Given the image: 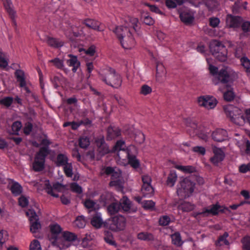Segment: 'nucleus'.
Masks as SVG:
<instances>
[{
    "mask_svg": "<svg viewBox=\"0 0 250 250\" xmlns=\"http://www.w3.org/2000/svg\"><path fill=\"white\" fill-rule=\"evenodd\" d=\"M84 34V28L83 27H72V38L78 37Z\"/></svg>",
    "mask_w": 250,
    "mask_h": 250,
    "instance_id": "obj_46",
    "label": "nucleus"
},
{
    "mask_svg": "<svg viewBox=\"0 0 250 250\" xmlns=\"http://www.w3.org/2000/svg\"><path fill=\"white\" fill-rule=\"evenodd\" d=\"M234 55L236 58L240 59V61L244 56H246L243 53V49L240 47H237L235 49Z\"/></svg>",
    "mask_w": 250,
    "mask_h": 250,
    "instance_id": "obj_63",
    "label": "nucleus"
},
{
    "mask_svg": "<svg viewBox=\"0 0 250 250\" xmlns=\"http://www.w3.org/2000/svg\"><path fill=\"white\" fill-rule=\"evenodd\" d=\"M166 74V69L161 63H158L156 65V79L157 81H161V78L165 77Z\"/></svg>",
    "mask_w": 250,
    "mask_h": 250,
    "instance_id": "obj_35",
    "label": "nucleus"
},
{
    "mask_svg": "<svg viewBox=\"0 0 250 250\" xmlns=\"http://www.w3.org/2000/svg\"><path fill=\"white\" fill-rule=\"evenodd\" d=\"M62 238L63 239L55 237L54 242L60 249H66L69 246L68 243L76 240L77 236L74 233L66 231L63 232Z\"/></svg>",
    "mask_w": 250,
    "mask_h": 250,
    "instance_id": "obj_7",
    "label": "nucleus"
},
{
    "mask_svg": "<svg viewBox=\"0 0 250 250\" xmlns=\"http://www.w3.org/2000/svg\"><path fill=\"white\" fill-rule=\"evenodd\" d=\"M242 21V19L240 16H233L228 14L226 17V23L231 28H238L240 27Z\"/></svg>",
    "mask_w": 250,
    "mask_h": 250,
    "instance_id": "obj_13",
    "label": "nucleus"
},
{
    "mask_svg": "<svg viewBox=\"0 0 250 250\" xmlns=\"http://www.w3.org/2000/svg\"><path fill=\"white\" fill-rule=\"evenodd\" d=\"M68 56L70 57V59L67 61V64L69 66H72V72L76 73L78 69L80 68L81 66V62L78 60L76 56L69 54Z\"/></svg>",
    "mask_w": 250,
    "mask_h": 250,
    "instance_id": "obj_18",
    "label": "nucleus"
},
{
    "mask_svg": "<svg viewBox=\"0 0 250 250\" xmlns=\"http://www.w3.org/2000/svg\"><path fill=\"white\" fill-rule=\"evenodd\" d=\"M62 187V185L59 182L53 184V186L50 184L48 181L45 184V190L47 194L56 198L59 197V195L54 192L53 189L59 190Z\"/></svg>",
    "mask_w": 250,
    "mask_h": 250,
    "instance_id": "obj_16",
    "label": "nucleus"
},
{
    "mask_svg": "<svg viewBox=\"0 0 250 250\" xmlns=\"http://www.w3.org/2000/svg\"><path fill=\"white\" fill-rule=\"evenodd\" d=\"M228 133L226 130L217 128L212 133V138L216 142H221L227 139Z\"/></svg>",
    "mask_w": 250,
    "mask_h": 250,
    "instance_id": "obj_15",
    "label": "nucleus"
},
{
    "mask_svg": "<svg viewBox=\"0 0 250 250\" xmlns=\"http://www.w3.org/2000/svg\"><path fill=\"white\" fill-rule=\"evenodd\" d=\"M217 103L215 98L209 96H200L198 99L199 105L207 109L213 108L216 105Z\"/></svg>",
    "mask_w": 250,
    "mask_h": 250,
    "instance_id": "obj_10",
    "label": "nucleus"
},
{
    "mask_svg": "<svg viewBox=\"0 0 250 250\" xmlns=\"http://www.w3.org/2000/svg\"><path fill=\"white\" fill-rule=\"evenodd\" d=\"M100 79L106 84L115 88L120 87L122 83L121 76L111 67H107L102 71Z\"/></svg>",
    "mask_w": 250,
    "mask_h": 250,
    "instance_id": "obj_2",
    "label": "nucleus"
},
{
    "mask_svg": "<svg viewBox=\"0 0 250 250\" xmlns=\"http://www.w3.org/2000/svg\"><path fill=\"white\" fill-rule=\"evenodd\" d=\"M126 157L128 159V164L133 168H138L140 166L139 161L136 158L134 155L131 154L129 151H127Z\"/></svg>",
    "mask_w": 250,
    "mask_h": 250,
    "instance_id": "obj_33",
    "label": "nucleus"
},
{
    "mask_svg": "<svg viewBox=\"0 0 250 250\" xmlns=\"http://www.w3.org/2000/svg\"><path fill=\"white\" fill-rule=\"evenodd\" d=\"M227 115L229 117L230 120L235 124H239L242 121H244L245 117L242 114L241 110L238 108L229 106L225 109Z\"/></svg>",
    "mask_w": 250,
    "mask_h": 250,
    "instance_id": "obj_8",
    "label": "nucleus"
},
{
    "mask_svg": "<svg viewBox=\"0 0 250 250\" xmlns=\"http://www.w3.org/2000/svg\"><path fill=\"white\" fill-rule=\"evenodd\" d=\"M113 198L111 193L105 192L100 196L99 201L103 205L105 206L112 202Z\"/></svg>",
    "mask_w": 250,
    "mask_h": 250,
    "instance_id": "obj_34",
    "label": "nucleus"
},
{
    "mask_svg": "<svg viewBox=\"0 0 250 250\" xmlns=\"http://www.w3.org/2000/svg\"><path fill=\"white\" fill-rule=\"evenodd\" d=\"M242 248L244 250H250V236L246 235L241 239Z\"/></svg>",
    "mask_w": 250,
    "mask_h": 250,
    "instance_id": "obj_48",
    "label": "nucleus"
},
{
    "mask_svg": "<svg viewBox=\"0 0 250 250\" xmlns=\"http://www.w3.org/2000/svg\"><path fill=\"white\" fill-rule=\"evenodd\" d=\"M3 4L11 20V24L16 29L17 26V23L15 20L16 12L12 8V4L11 0H3Z\"/></svg>",
    "mask_w": 250,
    "mask_h": 250,
    "instance_id": "obj_12",
    "label": "nucleus"
},
{
    "mask_svg": "<svg viewBox=\"0 0 250 250\" xmlns=\"http://www.w3.org/2000/svg\"><path fill=\"white\" fill-rule=\"evenodd\" d=\"M152 92V88L147 84L143 85L140 88V94L143 95H147Z\"/></svg>",
    "mask_w": 250,
    "mask_h": 250,
    "instance_id": "obj_55",
    "label": "nucleus"
},
{
    "mask_svg": "<svg viewBox=\"0 0 250 250\" xmlns=\"http://www.w3.org/2000/svg\"><path fill=\"white\" fill-rule=\"evenodd\" d=\"M62 231V228L58 224H54L50 226V231L54 235L59 234Z\"/></svg>",
    "mask_w": 250,
    "mask_h": 250,
    "instance_id": "obj_56",
    "label": "nucleus"
},
{
    "mask_svg": "<svg viewBox=\"0 0 250 250\" xmlns=\"http://www.w3.org/2000/svg\"><path fill=\"white\" fill-rule=\"evenodd\" d=\"M137 238L139 240L147 242H152L155 240L154 235L147 231H142L138 233L137 234Z\"/></svg>",
    "mask_w": 250,
    "mask_h": 250,
    "instance_id": "obj_27",
    "label": "nucleus"
},
{
    "mask_svg": "<svg viewBox=\"0 0 250 250\" xmlns=\"http://www.w3.org/2000/svg\"><path fill=\"white\" fill-rule=\"evenodd\" d=\"M31 215L30 216V231L32 233L37 232L41 228V224L38 221V217L34 211L30 210Z\"/></svg>",
    "mask_w": 250,
    "mask_h": 250,
    "instance_id": "obj_14",
    "label": "nucleus"
},
{
    "mask_svg": "<svg viewBox=\"0 0 250 250\" xmlns=\"http://www.w3.org/2000/svg\"><path fill=\"white\" fill-rule=\"evenodd\" d=\"M63 171L67 177H72L73 174V167L71 163H68L63 166Z\"/></svg>",
    "mask_w": 250,
    "mask_h": 250,
    "instance_id": "obj_50",
    "label": "nucleus"
},
{
    "mask_svg": "<svg viewBox=\"0 0 250 250\" xmlns=\"http://www.w3.org/2000/svg\"><path fill=\"white\" fill-rule=\"evenodd\" d=\"M46 42L48 45L55 48L61 47L64 44L62 40L50 37H47L46 38Z\"/></svg>",
    "mask_w": 250,
    "mask_h": 250,
    "instance_id": "obj_24",
    "label": "nucleus"
},
{
    "mask_svg": "<svg viewBox=\"0 0 250 250\" xmlns=\"http://www.w3.org/2000/svg\"><path fill=\"white\" fill-rule=\"evenodd\" d=\"M237 73L231 68L224 66L219 69V73L213 79V83L215 85L219 83L227 85L233 82L237 79Z\"/></svg>",
    "mask_w": 250,
    "mask_h": 250,
    "instance_id": "obj_3",
    "label": "nucleus"
},
{
    "mask_svg": "<svg viewBox=\"0 0 250 250\" xmlns=\"http://www.w3.org/2000/svg\"><path fill=\"white\" fill-rule=\"evenodd\" d=\"M124 26H118L113 30L120 41L123 48L130 49L135 45V41L133 37V32H138L140 29L138 19L131 17L126 18Z\"/></svg>",
    "mask_w": 250,
    "mask_h": 250,
    "instance_id": "obj_1",
    "label": "nucleus"
},
{
    "mask_svg": "<svg viewBox=\"0 0 250 250\" xmlns=\"http://www.w3.org/2000/svg\"><path fill=\"white\" fill-rule=\"evenodd\" d=\"M8 239V233L6 230H0V247L2 248L3 245Z\"/></svg>",
    "mask_w": 250,
    "mask_h": 250,
    "instance_id": "obj_47",
    "label": "nucleus"
},
{
    "mask_svg": "<svg viewBox=\"0 0 250 250\" xmlns=\"http://www.w3.org/2000/svg\"><path fill=\"white\" fill-rule=\"evenodd\" d=\"M177 189V195L182 198L190 196L194 190L195 184L188 178L184 179Z\"/></svg>",
    "mask_w": 250,
    "mask_h": 250,
    "instance_id": "obj_6",
    "label": "nucleus"
},
{
    "mask_svg": "<svg viewBox=\"0 0 250 250\" xmlns=\"http://www.w3.org/2000/svg\"><path fill=\"white\" fill-rule=\"evenodd\" d=\"M45 163V161L35 157L34 161L32 164L33 169L36 172L42 171L44 168Z\"/></svg>",
    "mask_w": 250,
    "mask_h": 250,
    "instance_id": "obj_32",
    "label": "nucleus"
},
{
    "mask_svg": "<svg viewBox=\"0 0 250 250\" xmlns=\"http://www.w3.org/2000/svg\"><path fill=\"white\" fill-rule=\"evenodd\" d=\"M96 143L103 155L108 153V148L105 142L104 138L103 136H101V137L97 139Z\"/></svg>",
    "mask_w": 250,
    "mask_h": 250,
    "instance_id": "obj_26",
    "label": "nucleus"
},
{
    "mask_svg": "<svg viewBox=\"0 0 250 250\" xmlns=\"http://www.w3.org/2000/svg\"><path fill=\"white\" fill-rule=\"evenodd\" d=\"M83 25H85L87 27L96 30L101 31L102 29L100 27L99 22L94 20L87 19L82 21Z\"/></svg>",
    "mask_w": 250,
    "mask_h": 250,
    "instance_id": "obj_28",
    "label": "nucleus"
},
{
    "mask_svg": "<svg viewBox=\"0 0 250 250\" xmlns=\"http://www.w3.org/2000/svg\"><path fill=\"white\" fill-rule=\"evenodd\" d=\"M176 168L185 173H192L196 171L195 167L192 166H176Z\"/></svg>",
    "mask_w": 250,
    "mask_h": 250,
    "instance_id": "obj_44",
    "label": "nucleus"
},
{
    "mask_svg": "<svg viewBox=\"0 0 250 250\" xmlns=\"http://www.w3.org/2000/svg\"><path fill=\"white\" fill-rule=\"evenodd\" d=\"M171 238L173 244L177 246H181L182 245L183 242L182 240L180 233L179 232H175L171 234Z\"/></svg>",
    "mask_w": 250,
    "mask_h": 250,
    "instance_id": "obj_41",
    "label": "nucleus"
},
{
    "mask_svg": "<svg viewBox=\"0 0 250 250\" xmlns=\"http://www.w3.org/2000/svg\"><path fill=\"white\" fill-rule=\"evenodd\" d=\"M14 75L17 81L19 83V86L20 87H22L26 85L25 74L23 70L21 69L16 70Z\"/></svg>",
    "mask_w": 250,
    "mask_h": 250,
    "instance_id": "obj_21",
    "label": "nucleus"
},
{
    "mask_svg": "<svg viewBox=\"0 0 250 250\" xmlns=\"http://www.w3.org/2000/svg\"><path fill=\"white\" fill-rule=\"evenodd\" d=\"M229 236V233L227 232H225L222 235H220L218 240L215 243L217 246H221L223 244L225 245H229V242L227 239Z\"/></svg>",
    "mask_w": 250,
    "mask_h": 250,
    "instance_id": "obj_43",
    "label": "nucleus"
},
{
    "mask_svg": "<svg viewBox=\"0 0 250 250\" xmlns=\"http://www.w3.org/2000/svg\"><path fill=\"white\" fill-rule=\"evenodd\" d=\"M209 49L212 55L218 61L225 62L227 59L226 47L220 41L212 40L209 44Z\"/></svg>",
    "mask_w": 250,
    "mask_h": 250,
    "instance_id": "obj_4",
    "label": "nucleus"
},
{
    "mask_svg": "<svg viewBox=\"0 0 250 250\" xmlns=\"http://www.w3.org/2000/svg\"><path fill=\"white\" fill-rule=\"evenodd\" d=\"M74 225L79 228H83L85 225V221L82 216H78L74 221Z\"/></svg>",
    "mask_w": 250,
    "mask_h": 250,
    "instance_id": "obj_54",
    "label": "nucleus"
},
{
    "mask_svg": "<svg viewBox=\"0 0 250 250\" xmlns=\"http://www.w3.org/2000/svg\"><path fill=\"white\" fill-rule=\"evenodd\" d=\"M50 149L47 147H41L39 150L36 153L35 157L40 160L45 161L46 157L50 154Z\"/></svg>",
    "mask_w": 250,
    "mask_h": 250,
    "instance_id": "obj_31",
    "label": "nucleus"
},
{
    "mask_svg": "<svg viewBox=\"0 0 250 250\" xmlns=\"http://www.w3.org/2000/svg\"><path fill=\"white\" fill-rule=\"evenodd\" d=\"M49 62L53 63L57 68L62 69L64 72H66L67 69L66 68H64L63 62L60 59L56 58L54 59L50 60Z\"/></svg>",
    "mask_w": 250,
    "mask_h": 250,
    "instance_id": "obj_45",
    "label": "nucleus"
},
{
    "mask_svg": "<svg viewBox=\"0 0 250 250\" xmlns=\"http://www.w3.org/2000/svg\"><path fill=\"white\" fill-rule=\"evenodd\" d=\"M196 128L194 130L193 136H197L199 138L206 140L208 139V132L207 131L203 130L201 127H199L197 125H194Z\"/></svg>",
    "mask_w": 250,
    "mask_h": 250,
    "instance_id": "obj_30",
    "label": "nucleus"
},
{
    "mask_svg": "<svg viewBox=\"0 0 250 250\" xmlns=\"http://www.w3.org/2000/svg\"><path fill=\"white\" fill-rule=\"evenodd\" d=\"M7 188L10 189L12 194L15 196L21 195L22 192V186L17 182L13 179H9Z\"/></svg>",
    "mask_w": 250,
    "mask_h": 250,
    "instance_id": "obj_11",
    "label": "nucleus"
},
{
    "mask_svg": "<svg viewBox=\"0 0 250 250\" xmlns=\"http://www.w3.org/2000/svg\"><path fill=\"white\" fill-rule=\"evenodd\" d=\"M241 29L244 33L250 32V21H246L243 22L241 24Z\"/></svg>",
    "mask_w": 250,
    "mask_h": 250,
    "instance_id": "obj_64",
    "label": "nucleus"
},
{
    "mask_svg": "<svg viewBox=\"0 0 250 250\" xmlns=\"http://www.w3.org/2000/svg\"><path fill=\"white\" fill-rule=\"evenodd\" d=\"M86 77L89 79L91 76V72L93 70L94 67L92 62H86Z\"/></svg>",
    "mask_w": 250,
    "mask_h": 250,
    "instance_id": "obj_57",
    "label": "nucleus"
},
{
    "mask_svg": "<svg viewBox=\"0 0 250 250\" xmlns=\"http://www.w3.org/2000/svg\"><path fill=\"white\" fill-rule=\"evenodd\" d=\"M177 179V175L175 171H171L168 175L167 184L169 187H172Z\"/></svg>",
    "mask_w": 250,
    "mask_h": 250,
    "instance_id": "obj_40",
    "label": "nucleus"
},
{
    "mask_svg": "<svg viewBox=\"0 0 250 250\" xmlns=\"http://www.w3.org/2000/svg\"><path fill=\"white\" fill-rule=\"evenodd\" d=\"M143 207L145 209H150L154 207L155 203L152 200H145L142 203Z\"/></svg>",
    "mask_w": 250,
    "mask_h": 250,
    "instance_id": "obj_60",
    "label": "nucleus"
},
{
    "mask_svg": "<svg viewBox=\"0 0 250 250\" xmlns=\"http://www.w3.org/2000/svg\"><path fill=\"white\" fill-rule=\"evenodd\" d=\"M241 65L247 74H250V60L246 56H244L240 61Z\"/></svg>",
    "mask_w": 250,
    "mask_h": 250,
    "instance_id": "obj_42",
    "label": "nucleus"
},
{
    "mask_svg": "<svg viewBox=\"0 0 250 250\" xmlns=\"http://www.w3.org/2000/svg\"><path fill=\"white\" fill-rule=\"evenodd\" d=\"M104 233L105 242L109 245L114 246L116 247L117 245L116 242L113 240L112 233L109 230H105Z\"/></svg>",
    "mask_w": 250,
    "mask_h": 250,
    "instance_id": "obj_37",
    "label": "nucleus"
},
{
    "mask_svg": "<svg viewBox=\"0 0 250 250\" xmlns=\"http://www.w3.org/2000/svg\"><path fill=\"white\" fill-rule=\"evenodd\" d=\"M214 156L210 158V162L217 165L222 162L225 157L224 152L220 148H215L213 150Z\"/></svg>",
    "mask_w": 250,
    "mask_h": 250,
    "instance_id": "obj_17",
    "label": "nucleus"
},
{
    "mask_svg": "<svg viewBox=\"0 0 250 250\" xmlns=\"http://www.w3.org/2000/svg\"><path fill=\"white\" fill-rule=\"evenodd\" d=\"M125 142L123 140H119L117 141L115 145L113 146L112 148V152L116 153L118 152L119 151L122 150L125 151L127 153V151H128V149H125Z\"/></svg>",
    "mask_w": 250,
    "mask_h": 250,
    "instance_id": "obj_38",
    "label": "nucleus"
},
{
    "mask_svg": "<svg viewBox=\"0 0 250 250\" xmlns=\"http://www.w3.org/2000/svg\"><path fill=\"white\" fill-rule=\"evenodd\" d=\"M70 187L71 190L74 192L78 194H81L83 192L82 187L76 183H72Z\"/></svg>",
    "mask_w": 250,
    "mask_h": 250,
    "instance_id": "obj_59",
    "label": "nucleus"
},
{
    "mask_svg": "<svg viewBox=\"0 0 250 250\" xmlns=\"http://www.w3.org/2000/svg\"><path fill=\"white\" fill-rule=\"evenodd\" d=\"M121 135V131L118 127L109 126L107 129V140H112Z\"/></svg>",
    "mask_w": 250,
    "mask_h": 250,
    "instance_id": "obj_20",
    "label": "nucleus"
},
{
    "mask_svg": "<svg viewBox=\"0 0 250 250\" xmlns=\"http://www.w3.org/2000/svg\"><path fill=\"white\" fill-rule=\"evenodd\" d=\"M179 17L181 21L186 24L191 23L194 20V17L187 11H184L180 13Z\"/></svg>",
    "mask_w": 250,
    "mask_h": 250,
    "instance_id": "obj_22",
    "label": "nucleus"
},
{
    "mask_svg": "<svg viewBox=\"0 0 250 250\" xmlns=\"http://www.w3.org/2000/svg\"><path fill=\"white\" fill-rule=\"evenodd\" d=\"M173 221L168 216L163 215L160 218L159 223L160 226H166Z\"/></svg>",
    "mask_w": 250,
    "mask_h": 250,
    "instance_id": "obj_49",
    "label": "nucleus"
},
{
    "mask_svg": "<svg viewBox=\"0 0 250 250\" xmlns=\"http://www.w3.org/2000/svg\"><path fill=\"white\" fill-rule=\"evenodd\" d=\"M29 250H42L40 242L37 240H34L30 245Z\"/></svg>",
    "mask_w": 250,
    "mask_h": 250,
    "instance_id": "obj_61",
    "label": "nucleus"
},
{
    "mask_svg": "<svg viewBox=\"0 0 250 250\" xmlns=\"http://www.w3.org/2000/svg\"><path fill=\"white\" fill-rule=\"evenodd\" d=\"M221 205L217 203L208 206L207 208H204L202 212L200 214H205L206 213L209 214L212 216H217L218 215V209H220Z\"/></svg>",
    "mask_w": 250,
    "mask_h": 250,
    "instance_id": "obj_19",
    "label": "nucleus"
},
{
    "mask_svg": "<svg viewBox=\"0 0 250 250\" xmlns=\"http://www.w3.org/2000/svg\"><path fill=\"white\" fill-rule=\"evenodd\" d=\"M104 222H103L101 214L100 213H96L92 218L91 224L93 227L96 229H100L103 225L104 226Z\"/></svg>",
    "mask_w": 250,
    "mask_h": 250,
    "instance_id": "obj_23",
    "label": "nucleus"
},
{
    "mask_svg": "<svg viewBox=\"0 0 250 250\" xmlns=\"http://www.w3.org/2000/svg\"><path fill=\"white\" fill-rule=\"evenodd\" d=\"M234 94L231 90H228L224 93V98L227 101H231L234 98Z\"/></svg>",
    "mask_w": 250,
    "mask_h": 250,
    "instance_id": "obj_62",
    "label": "nucleus"
},
{
    "mask_svg": "<svg viewBox=\"0 0 250 250\" xmlns=\"http://www.w3.org/2000/svg\"><path fill=\"white\" fill-rule=\"evenodd\" d=\"M120 210V205L117 202L111 203L107 207L108 212L110 215L115 214L118 213Z\"/></svg>",
    "mask_w": 250,
    "mask_h": 250,
    "instance_id": "obj_39",
    "label": "nucleus"
},
{
    "mask_svg": "<svg viewBox=\"0 0 250 250\" xmlns=\"http://www.w3.org/2000/svg\"><path fill=\"white\" fill-rule=\"evenodd\" d=\"M33 129V125L31 123L28 122L25 124L23 128V133L26 135H29Z\"/></svg>",
    "mask_w": 250,
    "mask_h": 250,
    "instance_id": "obj_58",
    "label": "nucleus"
},
{
    "mask_svg": "<svg viewBox=\"0 0 250 250\" xmlns=\"http://www.w3.org/2000/svg\"><path fill=\"white\" fill-rule=\"evenodd\" d=\"M119 203L120 209H122L125 213H135L137 211V208L133 206L132 202L126 196H124Z\"/></svg>",
    "mask_w": 250,
    "mask_h": 250,
    "instance_id": "obj_9",
    "label": "nucleus"
},
{
    "mask_svg": "<svg viewBox=\"0 0 250 250\" xmlns=\"http://www.w3.org/2000/svg\"><path fill=\"white\" fill-rule=\"evenodd\" d=\"M55 163L57 167H63L68 163V157L64 153H59L57 156Z\"/></svg>",
    "mask_w": 250,
    "mask_h": 250,
    "instance_id": "obj_25",
    "label": "nucleus"
},
{
    "mask_svg": "<svg viewBox=\"0 0 250 250\" xmlns=\"http://www.w3.org/2000/svg\"><path fill=\"white\" fill-rule=\"evenodd\" d=\"M79 144L81 148H87L90 144L89 139L87 137H80L79 140Z\"/></svg>",
    "mask_w": 250,
    "mask_h": 250,
    "instance_id": "obj_53",
    "label": "nucleus"
},
{
    "mask_svg": "<svg viewBox=\"0 0 250 250\" xmlns=\"http://www.w3.org/2000/svg\"><path fill=\"white\" fill-rule=\"evenodd\" d=\"M126 220L122 215L116 216L105 221L104 227L112 231H117L123 230L125 227Z\"/></svg>",
    "mask_w": 250,
    "mask_h": 250,
    "instance_id": "obj_5",
    "label": "nucleus"
},
{
    "mask_svg": "<svg viewBox=\"0 0 250 250\" xmlns=\"http://www.w3.org/2000/svg\"><path fill=\"white\" fill-rule=\"evenodd\" d=\"M141 192L144 197L150 198L154 194V188L151 185H142Z\"/></svg>",
    "mask_w": 250,
    "mask_h": 250,
    "instance_id": "obj_29",
    "label": "nucleus"
},
{
    "mask_svg": "<svg viewBox=\"0 0 250 250\" xmlns=\"http://www.w3.org/2000/svg\"><path fill=\"white\" fill-rule=\"evenodd\" d=\"M178 208L183 212H189L194 209V205L189 202H183L178 206Z\"/></svg>",
    "mask_w": 250,
    "mask_h": 250,
    "instance_id": "obj_36",
    "label": "nucleus"
},
{
    "mask_svg": "<svg viewBox=\"0 0 250 250\" xmlns=\"http://www.w3.org/2000/svg\"><path fill=\"white\" fill-rule=\"evenodd\" d=\"M21 123L20 121L14 122L11 126L13 131L12 134L14 135H19V132L21 127Z\"/></svg>",
    "mask_w": 250,
    "mask_h": 250,
    "instance_id": "obj_51",
    "label": "nucleus"
},
{
    "mask_svg": "<svg viewBox=\"0 0 250 250\" xmlns=\"http://www.w3.org/2000/svg\"><path fill=\"white\" fill-rule=\"evenodd\" d=\"M13 98L12 97H5L0 100V104L6 107H10L13 102Z\"/></svg>",
    "mask_w": 250,
    "mask_h": 250,
    "instance_id": "obj_52",
    "label": "nucleus"
}]
</instances>
